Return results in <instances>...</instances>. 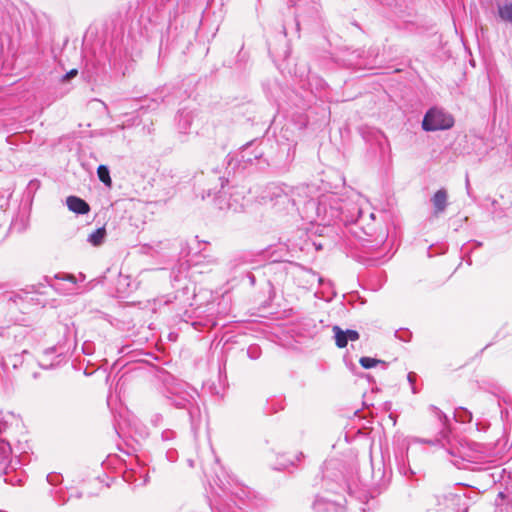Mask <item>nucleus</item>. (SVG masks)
I'll list each match as a JSON object with an SVG mask.
<instances>
[{
  "label": "nucleus",
  "mask_w": 512,
  "mask_h": 512,
  "mask_svg": "<svg viewBox=\"0 0 512 512\" xmlns=\"http://www.w3.org/2000/svg\"><path fill=\"white\" fill-rule=\"evenodd\" d=\"M454 125V119L449 113L438 109H430L424 116L422 128L425 131L446 130Z\"/></svg>",
  "instance_id": "obj_1"
},
{
  "label": "nucleus",
  "mask_w": 512,
  "mask_h": 512,
  "mask_svg": "<svg viewBox=\"0 0 512 512\" xmlns=\"http://www.w3.org/2000/svg\"><path fill=\"white\" fill-rule=\"evenodd\" d=\"M208 454V457L214 461L215 467L211 470L215 473V476H211L212 480L210 485L217 486L224 493H234L232 490V485L234 480L230 475H228L225 469L218 464V458L214 454V450H205Z\"/></svg>",
  "instance_id": "obj_2"
},
{
  "label": "nucleus",
  "mask_w": 512,
  "mask_h": 512,
  "mask_svg": "<svg viewBox=\"0 0 512 512\" xmlns=\"http://www.w3.org/2000/svg\"><path fill=\"white\" fill-rule=\"evenodd\" d=\"M429 409L434 414V416L439 420L440 424L442 425L440 437H437L435 439H429V440H418V441H415L414 444H427V445H432V446H441L443 448L448 445H452V442L450 439V431L447 428V422H448L447 416L436 406L431 405L429 407Z\"/></svg>",
  "instance_id": "obj_3"
},
{
  "label": "nucleus",
  "mask_w": 512,
  "mask_h": 512,
  "mask_svg": "<svg viewBox=\"0 0 512 512\" xmlns=\"http://www.w3.org/2000/svg\"><path fill=\"white\" fill-rule=\"evenodd\" d=\"M332 462H326L324 464L323 469V478L325 482H328V480L331 478L332 473L330 472V466H332ZM335 480L337 481V488H334V486L330 485L329 483H326L327 489L334 492V493H340L342 491H347L350 496H355L357 498H360L356 494V491H354L351 487V485L347 482V480L344 478L342 472L339 474H335Z\"/></svg>",
  "instance_id": "obj_4"
},
{
  "label": "nucleus",
  "mask_w": 512,
  "mask_h": 512,
  "mask_svg": "<svg viewBox=\"0 0 512 512\" xmlns=\"http://www.w3.org/2000/svg\"><path fill=\"white\" fill-rule=\"evenodd\" d=\"M303 458V453L300 450H282L277 453L275 470H285L294 467Z\"/></svg>",
  "instance_id": "obj_5"
},
{
  "label": "nucleus",
  "mask_w": 512,
  "mask_h": 512,
  "mask_svg": "<svg viewBox=\"0 0 512 512\" xmlns=\"http://www.w3.org/2000/svg\"><path fill=\"white\" fill-rule=\"evenodd\" d=\"M369 458L374 472L384 474L390 468V450H369Z\"/></svg>",
  "instance_id": "obj_6"
},
{
  "label": "nucleus",
  "mask_w": 512,
  "mask_h": 512,
  "mask_svg": "<svg viewBox=\"0 0 512 512\" xmlns=\"http://www.w3.org/2000/svg\"><path fill=\"white\" fill-rule=\"evenodd\" d=\"M62 361V353H58L55 347L46 349L38 360L39 366L44 369L54 368L58 366Z\"/></svg>",
  "instance_id": "obj_7"
},
{
  "label": "nucleus",
  "mask_w": 512,
  "mask_h": 512,
  "mask_svg": "<svg viewBox=\"0 0 512 512\" xmlns=\"http://www.w3.org/2000/svg\"><path fill=\"white\" fill-rule=\"evenodd\" d=\"M20 421L21 419L12 412L6 414L0 413V448H4V445H7L8 448H12L13 443H11L7 437H2V434L6 432L9 424L13 422L19 423Z\"/></svg>",
  "instance_id": "obj_8"
},
{
  "label": "nucleus",
  "mask_w": 512,
  "mask_h": 512,
  "mask_svg": "<svg viewBox=\"0 0 512 512\" xmlns=\"http://www.w3.org/2000/svg\"><path fill=\"white\" fill-rule=\"evenodd\" d=\"M23 359L19 354H0V378L22 365Z\"/></svg>",
  "instance_id": "obj_9"
},
{
  "label": "nucleus",
  "mask_w": 512,
  "mask_h": 512,
  "mask_svg": "<svg viewBox=\"0 0 512 512\" xmlns=\"http://www.w3.org/2000/svg\"><path fill=\"white\" fill-rule=\"evenodd\" d=\"M194 119V113L192 111L183 109L178 112L176 117L177 131L181 135H188L191 130V125Z\"/></svg>",
  "instance_id": "obj_10"
},
{
  "label": "nucleus",
  "mask_w": 512,
  "mask_h": 512,
  "mask_svg": "<svg viewBox=\"0 0 512 512\" xmlns=\"http://www.w3.org/2000/svg\"><path fill=\"white\" fill-rule=\"evenodd\" d=\"M450 462L458 469H469V465L474 463L469 455H466L467 450H446Z\"/></svg>",
  "instance_id": "obj_11"
},
{
  "label": "nucleus",
  "mask_w": 512,
  "mask_h": 512,
  "mask_svg": "<svg viewBox=\"0 0 512 512\" xmlns=\"http://www.w3.org/2000/svg\"><path fill=\"white\" fill-rule=\"evenodd\" d=\"M447 192L445 189H439L433 195L431 201L434 206V214L443 213L447 207Z\"/></svg>",
  "instance_id": "obj_12"
},
{
  "label": "nucleus",
  "mask_w": 512,
  "mask_h": 512,
  "mask_svg": "<svg viewBox=\"0 0 512 512\" xmlns=\"http://www.w3.org/2000/svg\"><path fill=\"white\" fill-rule=\"evenodd\" d=\"M66 203L69 210L77 214H86L90 210L89 205L84 200L76 196H69L66 199Z\"/></svg>",
  "instance_id": "obj_13"
},
{
  "label": "nucleus",
  "mask_w": 512,
  "mask_h": 512,
  "mask_svg": "<svg viewBox=\"0 0 512 512\" xmlns=\"http://www.w3.org/2000/svg\"><path fill=\"white\" fill-rule=\"evenodd\" d=\"M499 18L506 23L512 24V2L499 4L497 7Z\"/></svg>",
  "instance_id": "obj_14"
},
{
  "label": "nucleus",
  "mask_w": 512,
  "mask_h": 512,
  "mask_svg": "<svg viewBox=\"0 0 512 512\" xmlns=\"http://www.w3.org/2000/svg\"><path fill=\"white\" fill-rule=\"evenodd\" d=\"M106 236V230L104 227L98 228L93 231L87 238V241L93 246H99L103 243Z\"/></svg>",
  "instance_id": "obj_15"
},
{
  "label": "nucleus",
  "mask_w": 512,
  "mask_h": 512,
  "mask_svg": "<svg viewBox=\"0 0 512 512\" xmlns=\"http://www.w3.org/2000/svg\"><path fill=\"white\" fill-rule=\"evenodd\" d=\"M262 156V151L252 152L251 145H247L241 151V160L245 163H252L254 159Z\"/></svg>",
  "instance_id": "obj_16"
},
{
  "label": "nucleus",
  "mask_w": 512,
  "mask_h": 512,
  "mask_svg": "<svg viewBox=\"0 0 512 512\" xmlns=\"http://www.w3.org/2000/svg\"><path fill=\"white\" fill-rule=\"evenodd\" d=\"M276 205H281L284 209L289 210L290 207L295 206V202L288 196L287 193L280 191L276 194Z\"/></svg>",
  "instance_id": "obj_17"
},
{
  "label": "nucleus",
  "mask_w": 512,
  "mask_h": 512,
  "mask_svg": "<svg viewBox=\"0 0 512 512\" xmlns=\"http://www.w3.org/2000/svg\"><path fill=\"white\" fill-rule=\"evenodd\" d=\"M333 332H334V337H335V342H336V345L339 347V348H344L347 346V338L345 336V333H344V330H342L340 327L338 326H334L333 327Z\"/></svg>",
  "instance_id": "obj_18"
},
{
  "label": "nucleus",
  "mask_w": 512,
  "mask_h": 512,
  "mask_svg": "<svg viewBox=\"0 0 512 512\" xmlns=\"http://www.w3.org/2000/svg\"><path fill=\"white\" fill-rule=\"evenodd\" d=\"M97 174L100 181H102L107 186H111V178L107 166L100 165L97 169Z\"/></svg>",
  "instance_id": "obj_19"
},
{
  "label": "nucleus",
  "mask_w": 512,
  "mask_h": 512,
  "mask_svg": "<svg viewBox=\"0 0 512 512\" xmlns=\"http://www.w3.org/2000/svg\"><path fill=\"white\" fill-rule=\"evenodd\" d=\"M359 363H360V364H361V366H362L363 368H365V369L373 368V367H375L378 363H383V364H385V362L380 361V360L375 359V358H371V357H362V358H360Z\"/></svg>",
  "instance_id": "obj_20"
},
{
  "label": "nucleus",
  "mask_w": 512,
  "mask_h": 512,
  "mask_svg": "<svg viewBox=\"0 0 512 512\" xmlns=\"http://www.w3.org/2000/svg\"><path fill=\"white\" fill-rule=\"evenodd\" d=\"M11 452L12 450H0V470L8 467Z\"/></svg>",
  "instance_id": "obj_21"
},
{
  "label": "nucleus",
  "mask_w": 512,
  "mask_h": 512,
  "mask_svg": "<svg viewBox=\"0 0 512 512\" xmlns=\"http://www.w3.org/2000/svg\"><path fill=\"white\" fill-rule=\"evenodd\" d=\"M347 341H356L359 339V333L356 330L347 329L344 331Z\"/></svg>",
  "instance_id": "obj_22"
},
{
  "label": "nucleus",
  "mask_w": 512,
  "mask_h": 512,
  "mask_svg": "<svg viewBox=\"0 0 512 512\" xmlns=\"http://www.w3.org/2000/svg\"><path fill=\"white\" fill-rule=\"evenodd\" d=\"M47 481L51 485H56L59 482V476L56 474H48L47 475Z\"/></svg>",
  "instance_id": "obj_23"
},
{
  "label": "nucleus",
  "mask_w": 512,
  "mask_h": 512,
  "mask_svg": "<svg viewBox=\"0 0 512 512\" xmlns=\"http://www.w3.org/2000/svg\"><path fill=\"white\" fill-rule=\"evenodd\" d=\"M163 438L170 439L174 437V432L172 431H165L162 433Z\"/></svg>",
  "instance_id": "obj_24"
},
{
  "label": "nucleus",
  "mask_w": 512,
  "mask_h": 512,
  "mask_svg": "<svg viewBox=\"0 0 512 512\" xmlns=\"http://www.w3.org/2000/svg\"><path fill=\"white\" fill-rule=\"evenodd\" d=\"M201 467H202L203 473H204L207 477H209V475H208V474H209V468H208L207 464H206V463H204V462H202V463H201Z\"/></svg>",
  "instance_id": "obj_25"
},
{
  "label": "nucleus",
  "mask_w": 512,
  "mask_h": 512,
  "mask_svg": "<svg viewBox=\"0 0 512 512\" xmlns=\"http://www.w3.org/2000/svg\"><path fill=\"white\" fill-rule=\"evenodd\" d=\"M77 74V71L76 70H71L70 72H68L66 75H65V78H70V77H73Z\"/></svg>",
  "instance_id": "obj_26"
},
{
  "label": "nucleus",
  "mask_w": 512,
  "mask_h": 512,
  "mask_svg": "<svg viewBox=\"0 0 512 512\" xmlns=\"http://www.w3.org/2000/svg\"><path fill=\"white\" fill-rule=\"evenodd\" d=\"M187 464L190 466V467H194V460L192 458H188L187 459Z\"/></svg>",
  "instance_id": "obj_27"
},
{
  "label": "nucleus",
  "mask_w": 512,
  "mask_h": 512,
  "mask_svg": "<svg viewBox=\"0 0 512 512\" xmlns=\"http://www.w3.org/2000/svg\"><path fill=\"white\" fill-rule=\"evenodd\" d=\"M124 455H127V456H130L131 453H130V450H126V449H123V450H120Z\"/></svg>",
  "instance_id": "obj_28"
},
{
  "label": "nucleus",
  "mask_w": 512,
  "mask_h": 512,
  "mask_svg": "<svg viewBox=\"0 0 512 512\" xmlns=\"http://www.w3.org/2000/svg\"><path fill=\"white\" fill-rule=\"evenodd\" d=\"M10 299L13 300V302H17V299H21V297L19 295H15L14 297H11Z\"/></svg>",
  "instance_id": "obj_29"
},
{
  "label": "nucleus",
  "mask_w": 512,
  "mask_h": 512,
  "mask_svg": "<svg viewBox=\"0 0 512 512\" xmlns=\"http://www.w3.org/2000/svg\"><path fill=\"white\" fill-rule=\"evenodd\" d=\"M342 510H343V506H340V505H338V506L335 508V511H336V512H342Z\"/></svg>",
  "instance_id": "obj_30"
},
{
  "label": "nucleus",
  "mask_w": 512,
  "mask_h": 512,
  "mask_svg": "<svg viewBox=\"0 0 512 512\" xmlns=\"http://www.w3.org/2000/svg\"><path fill=\"white\" fill-rule=\"evenodd\" d=\"M414 375L412 373L408 374V380L412 383Z\"/></svg>",
  "instance_id": "obj_31"
},
{
  "label": "nucleus",
  "mask_w": 512,
  "mask_h": 512,
  "mask_svg": "<svg viewBox=\"0 0 512 512\" xmlns=\"http://www.w3.org/2000/svg\"><path fill=\"white\" fill-rule=\"evenodd\" d=\"M69 280L73 281L74 282V276H69Z\"/></svg>",
  "instance_id": "obj_32"
},
{
  "label": "nucleus",
  "mask_w": 512,
  "mask_h": 512,
  "mask_svg": "<svg viewBox=\"0 0 512 512\" xmlns=\"http://www.w3.org/2000/svg\"><path fill=\"white\" fill-rule=\"evenodd\" d=\"M211 512H215L213 508H210Z\"/></svg>",
  "instance_id": "obj_33"
},
{
  "label": "nucleus",
  "mask_w": 512,
  "mask_h": 512,
  "mask_svg": "<svg viewBox=\"0 0 512 512\" xmlns=\"http://www.w3.org/2000/svg\"><path fill=\"white\" fill-rule=\"evenodd\" d=\"M511 448H512V441H511V444H510Z\"/></svg>",
  "instance_id": "obj_34"
}]
</instances>
